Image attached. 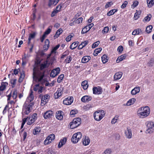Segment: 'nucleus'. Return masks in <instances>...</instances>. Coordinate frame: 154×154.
Masks as SVG:
<instances>
[{
	"instance_id": "1",
	"label": "nucleus",
	"mask_w": 154,
	"mask_h": 154,
	"mask_svg": "<svg viewBox=\"0 0 154 154\" xmlns=\"http://www.w3.org/2000/svg\"><path fill=\"white\" fill-rule=\"evenodd\" d=\"M150 110L148 106H145L140 108L138 111V114L141 118L146 117L149 114Z\"/></svg>"
},
{
	"instance_id": "2",
	"label": "nucleus",
	"mask_w": 154,
	"mask_h": 154,
	"mask_svg": "<svg viewBox=\"0 0 154 154\" xmlns=\"http://www.w3.org/2000/svg\"><path fill=\"white\" fill-rule=\"evenodd\" d=\"M45 76L44 72H41L40 71H38L36 72L35 69L33 70V81L38 82H41Z\"/></svg>"
},
{
	"instance_id": "3",
	"label": "nucleus",
	"mask_w": 154,
	"mask_h": 154,
	"mask_svg": "<svg viewBox=\"0 0 154 154\" xmlns=\"http://www.w3.org/2000/svg\"><path fill=\"white\" fill-rule=\"evenodd\" d=\"M105 113L103 110H98L94 114V119L96 121H100L104 116Z\"/></svg>"
},
{
	"instance_id": "4",
	"label": "nucleus",
	"mask_w": 154,
	"mask_h": 154,
	"mask_svg": "<svg viewBox=\"0 0 154 154\" xmlns=\"http://www.w3.org/2000/svg\"><path fill=\"white\" fill-rule=\"evenodd\" d=\"M81 123V119L77 118L73 119L70 123V127L71 128L74 129L78 127Z\"/></svg>"
},
{
	"instance_id": "5",
	"label": "nucleus",
	"mask_w": 154,
	"mask_h": 154,
	"mask_svg": "<svg viewBox=\"0 0 154 154\" xmlns=\"http://www.w3.org/2000/svg\"><path fill=\"white\" fill-rule=\"evenodd\" d=\"M82 136V133L79 132L74 134L71 138L72 142L74 143H77L81 138Z\"/></svg>"
},
{
	"instance_id": "6",
	"label": "nucleus",
	"mask_w": 154,
	"mask_h": 154,
	"mask_svg": "<svg viewBox=\"0 0 154 154\" xmlns=\"http://www.w3.org/2000/svg\"><path fill=\"white\" fill-rule=\"evenodd\" d=\"M32 109L27 106L26 104H24L22 109V114L23 116L25 115H28Z\"/></svg>"
},
{
	"instance_id": "7",
	"label": "nucleus",
	"mask_w": 154,
	"mask_h": 154,
	"mask_svg": "<svg viewBox=\"0 0 154 154\" xmlns=\"http://www.w3.org/2000/svg\"><path fill=\"white\" fill-rule=\"evenodd\" d=\"M55 138V135L52 134L50 135L44 141V144L47 145L49 144L51 142L52 140H53Z\"/></svg>"
},
{
	"instance_id": "8",
	"label": "nucleus",
	"mask_w": 154,
	"mask_h": 154,
	"mask_svg": "<svg viewBox=\"0 0 154 154\" xmlns=\"http://www.w3.org/2000/svg\"><path fill=\"white\" fill-rule=\"evenodd\" d=\"M60 69L59 67H57L52 70L50 73V76L51 77L54 78L60 72Z\"/></svg>"
},
{
	"instance_id": "9",
	"label": "nucleus",
	"mask_w": 154,
	"mask_h": 154,
	"mask_svg": "<svg viewBox=\"0 0 154 154\" xmlns=\"http://www.w3.org/2000/svg\"><path fill=\"white\" fill-rule=\"evenodd\" d=\"M54 112L52 110H48L46 111L43 114V117L45 119H49L52 117Z\"/></svg>"
},
{
	"instance_id": "10",
	"label": "nucleus",
	"mask_w": 154,
	"mask_h": 154,
	"mask_svg": "<svg viewBox=\"0 0 154 154\" xmlns=\"http://www.w3.org/2000/svg\"><path fill=\"white\" fill-rule=\"evenodd\" d=\"M73 100L72 97H68L63 100V103L65 105H69L73 102Z\"/></svg>"
},
{
	"instance_id": "11",
	"label": "nucleus",
	"mask_w": 154,
	"mask_h": 154,
	"mask_svg": "<svg viewBox=\"0 0 154 154\" xmlns=\"http://www.w3.org/2000/svg\"><path fill=\"white\" fill-rule=\"evenodd\" d=\"M93 94H100L103 92L102 88L99 86L93 88Z\"/></svg>"
},
{
	"instance_id": "12",
	"label": "nucleus",
	"mask_w": 154,
	"mask_h": 154,
	"mask_svg": "<svg viewBox=\"0 0 154 154\" xmlns=\"http://www.w3.org/2000/svg\"><path fill=\"white\" fill-rule=\"evenodd\" d=\"M63 88H58L57 91L54 94L55 99H58L60 96H61L63 93Z\"/></svg>"
},
{
	"instance_id": "13",
	"label": "nucleus",
	"mask_w": 154,
	"mask_h": 154,
	"mask_svg": "<svg viewBox=\"0 0 154 154\" xmlns=\"http://www.w3.org/2000/svg\"><path fill=\"white\" fill-rule=\"evenodd\" d=\"M125 133L126 137L128 139H131L132 137V131L131 129L127 128L125 130Z\"/></svg>"
},
{
	"instance_id": "14",
	"label": "nucleus",
	"mask_w": 154,
	"mask_h": 154,
	"mask_svg": "<svg viewBox=\"0 0 154 154\" xmlns=\"http://www.w3.org/2000/svg\"><path fill=\"white\" fill-rule=\"evenodd\" d=\"M63 112L61 111H57L56 113V117L59 120H61L63 119Z\"/></svg>"
},
{
	"instance_id": "15",
	"label": "nucleus",
	"mask_w": 154,
	"mask_h": 154,
	"mask_svg": "<svg viewBox=\"0 0 154 154\" xmlns=\"http://www.w3.org/2000/svg\"><path fill=\"white\" fill-rule=\"evenodd\" d=\"M92 99L91 97L85 95L81 99V101L83 102H88L91 101Z\"/></svg>"
},
{
	"instance_id": "16",
	"label": "nucleus",
	"mask_w": 154,
	"mask_h": 154,
	"mask_svg": "<svg viewBox=\"0 0 154 154\" xmlns=\"http://www.w3.org/2000/svg\"><path fill=\"white\" fill-rule=\"evenodd\" d=\"M67 141V139L66 137H64L61 139L58 145V147L60 148L65 144Z\"/></svg>"
},
{
	"instance_id": "17",
	"label": "nucleus",
	"mask_w": 154,
	"mask_h": 154,
	"mask_svg": "<svg viewBox=\"0 0 154 154\" xmlns=\"http://www.w3.org/2000/svg\"><path fill=\"white\" fill-rule=\"evenodd\" d=\"M140 87H136L131 91V94L132 95H135L138 93L140 91Z\"/></svg>"
},
{
	"instance_id": "18",
	"label": "nucleus",
	"mask_w": 154,
	"mask_h": 154,
	"mask_svg": "<svg viewBox=\"0 0 154 154\" xmlns=\"http://www.w3.org/2000/svg\"><path fill=\"white\" fill-rule=\"evenodd\" d=\"M8 85V83L7 82H2L0 86V91H4Z\"/></svg>"
},
{
	"instance_id": "19",
	"label": "nucleus",
	"mask_w": 154,
	"mask_h": 154,
	"mask_svg": "<svg viewBox=\"0 0 154 154\" xmlns=\"http://www.w3.org/2000/svg\"><path fill=\"white\" fill-rule=\"evenodd\" d=\"M122 73L121 72H118L116 73L114 76V78L115 80H117L120 79L122 77Z\"/></svg>"
},
{
	"instance_id": "20",
	"label": "nucleus",
	"mask_w": 154,
	"mask_h": 154,
	"mask_svg": "<svg viewBox=\"0 0 154 154\" xmlns=\"http://www.w3.org/2000/svg\"><path fill=\"white\" fill-rule=\"evenodd\" d=\"M136 101L135 99L134 98H131L125 104L123 105L124 106H129L133 104Z\"/></svg>"
},
{
	"instance_id": "21",
	"label": "nucleus",
	"mask_w": 154,
	"mask_h": 154,
	"mask_svg": "<svg viewBox=\"0 0 154 154\" xmlns=\"http://www.w3.org/2000/svg\"><path fill=\"white\" fill-rule=\"evenodd\" d=\"M59 0H49L48 2V6L51 7L52 6H55L59 1Z\"/></svg>"
},
{
	"instance_id": "22",
	"label": "nucleus",
	"mask_w": 154,
	"mask_h": 154,
	"mask_svg": "<svg viewBox=\"0 0 154 154\" xmlns=\"http://www.w3.org/2000/svg\"><path fill=\"white\" fill-rule=\"evenodd\" d=\"M91 58V57L89 56H84L82 59V62L83 63H86L90 60Z\"/></svg>"
},
{
	"instance_id": "23",
	"label": "nucleus",
	"mask_w": 154,
	"mask_h": 154,
	"mask_svg": "<svg viewBox=\"0 0 154 154\" xmlns=\"http://www.w3.org/2000/svg\"><path fill=\"white\" fill-rule=\"evenodd\" d=\"M90 142V140L88 137H85V138L83 139V143L85 146H87L89 144Z\"/></svg>"
},
{
	"instance_id": "24",
	"label": "nucleus",
	"mask_w": 154,
	"mask_h": 154,
	"mask_svg": "<svg viewBox=\"0 0 154 154\" xmlns=\"http://www.w3.org/2000/svg\"><path fill=\"white\" fill-rule=\"evenodd\" d=\"M146 125L147 128H152L154 126V123L151 121L146 122Z\"/></svg>"
},
{
	"instance_id": "25",
	"label": "nucleus",
	"mask_w": 154,
	"mask_h": 154,
	"mask_svg": "<svg viewBox=\"0 0 154 154\" xmlns=\"http://www.w3.org/2000/svg\"><path fill=\"white\" fill-rule=\"evenodd\" d=\"M81 85L84 89L85 90L87 89L88 86V81L86 80L82 82Z\"/></svg>"
},
{
	"instance_id": "26",
	"label": "nucleus",
	"mask_w": 154,
	"mask_h": 154,
	"mask_svg": "<svg viewBox=\"0 0 154 154\" xmlns=\"http://www.w3.org/2000/svg\"><path fill=\"white\" fill-rule=\"evenodd\" d=\"M49 46V41L48 39H46L45 41V44L44 46L45 50H47Z\"/></svg>"
},
{
	"instance_id": "27",
	"label": "nucleus",
	"mask_w": 154,
	"mask_h": 154,
	"mask_svg": "<svg viewBox=\"0 0 154 154\" xmlns=\"http://www.w3.org/2000/svg\"><path fill=\"white\" fill-rule=\"evenodd\" d=\"M148 7L151 8L154 5V0H146Z\"/></svg>"
},
{
	"instance_id": "28",
	"label": "nucleus",
	"mask_w": 154,
	"mask_h": 154,
	"mask_svg": "<svg viewBox=\"0 0 154 154\" xmlns=\"http://www.w3.org/2000/svg\"><path fill=\"white\" fill-rule=\"evenodd\" d=\"M141 32V29H137L134 30L132 32V35H139Z\"/></svg>"
},
{
	"instance_id": "29",
	"label": "nucleus",
	"mask_w": 154,
	"mask_h": 154,
	"mask_svg": "<svg viewBox=\"0 0 154 154\" xmlns=\"http://www.w3.org/2000/svg\"><path fill=\"white\" fill-rule=\"evenodd\" d=\"M41 99V104L42 105V106L45 105L48 101L45 98V97L43 96V95Z\"/></svg>"
},
{
	"instance_id": "30",
	"label": "nucleus",
	"mask_w": 154,
	"mask_h": 154,
	"mask_svg": "<svg viewBox=\"0 0 154 154\" xmlns=\"http://www.w3.org/2000/svg\"><path fill=\"white\" fill-rule=\"evenodd\" d=\"M126 57L125 55H122L119 57L117 60H116V62L117 63H119L120 61L123 60Z\"/></svg>"
},
{
	"instance_id": "31",
	"label": "nucleus",
	"mask_w": 154,
	"mask_h": 154,
	"mask_svg": "<svg viewBox=\"0 0 154 154\" xmlns=\"http://www.w3.org/2000/svg\"><path fill=\"white\" fill-rule=\"evenodd\" d=\"M137 12L135 14L134 18L135 20L137 19L139 17V15L141 14V10H136Z\"/></svg>"
},
{
	"instance_id": "32",
	"label": "nucleus",
	"mask_w": 154,
	"mask_h": 154,
	"mask_svg": "<svg viewBox=\"0 0 154 154\" xmlns=\"http://www.w3.org/2000/svg\"><path fill=\"white\" fill-rule=\"evenodd\" d=\"M62 32L63 31L62 29H59L56 32L55 35L54 36V37L55 38H58L60 35L62 33Z\"/></svg>"
},
{
	"instance_id": "33",
	"label": "nucleus",
	"mask_w": 154,
	"mask_h": 154,
	"mask_svg": "<svg viewBox=\"0 0 154 154\" xmlns=\"http://www.w3.org/2000/svg\"><path fill=\"white\" fill-rule=\"evenodd\" d=\"M79 42H78L73 43L70 46V48L71 49H75L78 46Z\"/></svg>"
},
{
	"instance_id": "34",
	"label": "nucleus",
	"mask_w": 154,
	"mask_h": 154,
	"mask_svg": "<svg viewBox=\"0 0 154 154\" xmlns=\"http://www.w3.org/2000/svg\"><path fill=\"white\" fill-rule=\"evenodd\" d=\"M102 60L103 63H106L108 60V58L106 55H103L102 57Z\"/></svg>"
},
{
	"instance_id": "35",
	"label": "nucleus",
	"mask_w": 154,
	"mask_h": 154,
	"mask_svg": "<svg viewBox=\"0 0 154 154\" xmlns=\"http://www.w3.org/2000/svg\"><path fill=\"white\" fill-rule=\"evenodd\" d=\"M102 50L101 48H99L96 49L93 53V54L94 56H97L98 54L100 53L101 51Z\"/></svg>"
},
{
	"instance_id": "36",
	"label": "nucleus",
	"mask_w": 154,
	"mask_h": 154,
	"mask_svg": "<svg viewBox=\"0 0 154 154\" xmlns=\"http://www.w3.org/2000/svg\"><path fill=\"white\" fill-rule=\"evenodd\" d=\"M41 130V128L40 127H38L35 128L33 132V133L35 135L38 134L39 132H40Z\"/></svg>"
},
{
	"instance_id": "37",
	"label": "nucleus",
	"mask_w": 154,
	"mask_h": 154,
	"mask_svg": "<svg viewBox=\"0 0 154 154\" xmlns=\"http://www.w3.org/2000/svg\"><path fill=\"white\" fill-rule=\"evenodd\" d=\"M17 89H14L13 91L12 97L13 99H15L16 98L17 94Z\"/></svg>"
},
{
	"instance_id": "38",
	"label": "nucleus",
	"mask_w": 154,
	"mask_h": 154,
	"mask_svg": "<svg viewBox=\"0 0 154 154\" xmlns=\"http://www.w3.org/2000/svg\"><path fill=\"white\" fill-rule=\"evenodd\" d=\"M48 66L47 62H45L44 63L40 65V70H42L45 68H47Z\"/></svg>"
},
{
	"instance_id": "39",
	"label": "nucleus",
	"mask_w": 154,
	"mask_h": 154,
	"mask_svg": "<svg viewBox=\"0 0 154 154\" xmlns=\"http://www.w3.org/2000/svg\"><path fill=\"white\" fill-rule=\"evenodd\" d=\"M22 65L23 66L25 65L27 63L28 61V59L24 55L22 57Z\"/></svg>"
},
{
	"instance_id": "40",
	"label": "nucleus",
	"mask_w": 154,
	"mask_h": 154,
	"mask_svg": "<svg viewBox=\"0 0 154 154\" xmlns=\"http://www.w3.org/2000/svg\"><path fill=\"white\" fill-rule=\"evenodd\" d=\"M90 30L88 28V26H85L82 29L81 33L82 34H84L87 33Z\"/></svg>"
},
{
	"instance_id": "41",
	"label": "nucleus",
	"mask_w": 154,
	"mask_h": 154,
	"mask_svg": "<svg viewBox=\"0 0 154 154\" xmlns=\"http://www.w3.org/2000/svg\"><path fill=\"white\" fill-rule=\"evenodd\" d=\"M154 63V59L151 58L147 63L148 66L152 67L153 66Z\"/></svg>"
},
{
	"instance_id": "42",
	"label": "nucleus",
	"mask_w": 154,
	"mask_h": 154,
	"mask_svg": "<svg viewBox=\"0 0 154 154\" xmlns=\"http://www.w3.org/2000/svg\"><path fill=\"white\" fill-rule=\"evenodd\" d=\"M153 26L152 25H149L147 26L146 29V31L147 33H150L152 30Z\"/></svg>"
},
{
	"instance_id": "43",
	"label": "nucleus",
	"mask_w": 154,
	"mask_h": 154,
	"mask_svg": "<svg viewBox=\"0 0 154 154\" xmlns=\"http://www.w3.org/2000/svg\"><path fill=\"white\" fill-rule=\"evenodd\" d=\"M151 17L152 15L151 14H149V15H148L146 17L144 18L143 20V21L144 22L149 21L150 20Z\"/></svg>"
},
{
	"instance_id": "44",
	"label": "nucleus",
	"mask_w": 154,
	"mask_h": 154,
	"mask_svg": "<svg viewBox=\"0 0 154 154\" xmlns=\"http://www.w3.org/2000/svg\"><path fill=\"white\" fill-rule=\"evenodd\" d=\"M64 77V75L63 74H62L60 75L57 79V82L58 83L61 82L62 80L63 79Z\"/></svg>"
},
{
	"instance_id": "45",
	"label": "nucleus",
	"mask_w": 154,
	"mask_h": 154,
	"mask_svg": "<svg viewBox=\"0 0 154 154\" xmlns=\"http://www.w3.org/2000/svg\"><path fill=\"white\" fill-rule=\"evenodd\" d=\"M78 112V111L76 109L72 110L70 113V115L72 117L74 116L75 114Z\"/></svg>"
},
{
	"instance_id": "46",
	"label": "nucleus",
	"mask_w": 154,
	"mask_h": 154,
	"mask_svg": "<svg viewBox=\"0 0 154 154\" xmlns=\"http://www.w3.org/2000/svg\"><path fill=\"white\" fill-rule=\"evenodd\" d=\"M139 4V2L137 0H135L134 1L133 4L131 5V7L132 8H134L137 6Z\"/></svg>"
},
{
	"instance_id": "47",
	"label": "nucleus",
	"mask_w": 154,
	"mask_h": 154,
	"mask_svg": "<svg viewBox=\"0 0 154 154\" xmlns=\"http://www.w3.org/2000/svg\"><path fill=\"white\" fill-rule=\"evenodd\" d=\"M17 80L16 79H14L11 80V83L12 88H14L16 84V82Z\"/></svg>"
},
{
	"instance_id": "48",
	"label": "nucleus",
	"mask_w": 154,
	"mask_h": 154,
	"mask_svg": "<svg viewBox=\"0 0 154 154\" xmlns=\"http://www.w3.org/2000/svg\"><path fill=\"white\" fill-rule=\"evenodd\" d=\"M60 46V45H58L54 48L51 51V53H55L56 52V51L59 48Z\"/></svg>"
},
{
	"instance_id": "49",
	"label": "nucleus",
	"mask_w": 154,
	"mask_h": 154,
	"mask_svg": "<svg viewBox=\"0 0 154 154\" xmlns=\"http://www.w3.org/2000/svg\"><path fill=\"white\" fill-rule=\"evenodd\" d=\"M35 121V120L33 119V118H32L31 117H30L29 118V120L27 122V124L28 125H31L34 123Z\"/></svg>"
},
{
	"instance_id": "50",
	"label": "nucleus",
	"mask_w": 154,
	"mask_h": 154,
	"mask_svg": "<svg viewBox=\"0 0 154 154\" xmlns=\"http://www.w3.org/2000/svg\"><path fill=\"white\" fill-rule=\"evenodd\" d=\"M33 91L32 89L30 90V93L29 95V98H30V101L32 100H33L34 96L33 94Z\"/></svg>"
},
{
	"instance_id": "51",
	"label": "nucleus",
	"mask_w": 154,
	"mask_h": 154,
	"mask_svg": "<svg viewBox=\"0 0 154 154\" xmlns=\"http://www.w3.org/2000/svg\"><path fill=\"white\" fill-rule=\"evenodd\" d=\"M83 18L82 17H80L75 20V23L77 24H79L82 23Z\"/></svg>"
},
{
	"instance_id": "52",
	"label": "nucleus",
	"mask_w": 154,
	"mask_h": 154,
	"mask_svg": "<svg viewBox=\"0 0 154 154\" xmlns=\"http://www.w3.org/2000/svg\"><path fill=\"white\" fill-rule=\"evenodd\" d=\"M35 35L36 33L35 32L30 33L29 36L28 38L31 39L34 38L35 37Z\"/></svg>"
},
{
	"instance_id": "53",
	"label": "nucleus",
	"mask_w": 154,
	"mask_h": 154,
	"mask_svg": "<svg viewBox=\"0 0 154 154\" xmlns=\"http://www.w3.org/2000/svg\"><path fill=\"white\" fill-rule=\"evenodd\" d=\"M100 43V42L99 41H97L92 45V48H95Z\"/></svg>"
},
{
	"instance_id": "54",
	"label": "nucleus",
	"mask_w": 154,
	"mask_h": 154,
	"mask_svg": "<svg viewBox=\"0 0 154 154\" xmlns=\"http://www.w3.org/2000/svg\"><path fill=\"white\" fill-rule=\"evenodd\" d=\"M72 60V57L71 56H68L66 59L65 60V61L66 63H69Z\"/></svg>"
},
{
	"instance_id": "55",
	"label": "nucleus",
	"mask_w": 154,
	"mask_h": 154,
	"mask_svg": "<svg viewBox=\"0 0 154 154\" xmlns=\"http://www.w3.org/2000/svg\"><path fill=\"white\" fill-rule=\"evenodd\" d=\"M109 30V28L107 26L105 27L103 29L102 31V32L103 33H107L108 32V31Z\"/></svg>"
},
{
	"instance_id": "56",
	"label": "nucleus",
	"mask_w": 154,
	"mask_h": 154,
	"mask_svg": "<svg viewBox=\"0 0 154 154\" xmlns=\"http://www.w3.org/2000/svg\"><path fill=\"white\" fill-rule=\"evenodd\" d=\"M20 80L22 79V80L25 77L24 72L23 71H22V72H20Z\"/></svg>"
},
{
	"instance_id": "57",
	"label": "nucleus",
	"mask_w": 154,
	"mask_h": 154,
	"mask_svg": "<svg viewBox=\"0 0 154 154\" xmlns=\"http://www.w3.org/2000/svg\"><path fill=\"white\" fill-rule=\"evenodd\" d=\"M114 10H110V11L108 12V13H107V15L108 16H110V15H111L114 14L118 10H115V11L114 12Z\"/></svg>"
},
{
	"instance_id": "58",
	"label": "nucleus",
	"mask_w": 154,
	"mask_h": 154,
	"mask_svg": "<svg viewBox=\"0 0 154 154\" xmlns=\"http://www.w3.org/2000/svg\"><path fill=\"white\" fill-rule=\"evenodd\" d=\"M112 4V2H107L105 6V8L107 9L108 8L111 7Z\"/></svg>"
},
{
	"instance_id": "59",
	"label": "nucleus",
	"mask_w": 154,
	"mask_h": 154,
	"mask_svg": "<svg viewBox=\"0 0 154 154\" xmlns=\"http://www.w3.org/2000/svg\"><path fill=\"white\" fill-rule=\"evenodd\" d=\"M60 11V10H54V11L52 12L51 14V16L52 17L54 16L56 14H57L58 12Z\"/></svg>"
},
{
	"instance_id": "60",
	"label": "nucleus",
	"mask_w": 154,
	"mask_h": 154,
	"mask_svg": "<svg viewBox=\"0 0 154 154\" xmlns=\"http://www.w3.org/2000/svg\"><path fill=\"white\" fill-rule=\"evenodd\" d=\"M128 2L126 1H125L124 3L122 4V5L121 6V8H122L124 9V8L128 4Z\"/></svg>"
},
{
	"instance_id": "61",
	"label": "nucleus",
	"mask_w": 154,
	"mask_h": 154,
	"mask_svg": "<svg viewBox=\"0 0 154 154\" xmlns=\"http://www.w3.org/2000/svg\"><path fill=\"white\" fill-rule=\"evenodd\" d=\"M123 50V48L122 46H119L117 48L118 51L119 52L121 53Z\"/></svg>"
},
{
	"instance_id": "62",
	"label": "nucleus",
	"mask_w": 154,
	"mask_h": 154,
	"mask_svg": "<svg viewBox=\"0 0 154 154\" xmlns=\"http://www.w3.org/2000/svg\"><path fill=\"white\" fill-rule=\"evenodd\" d=\"M51 31V29L50 28H48L45 32L44 34L46 35L49 34Z\"/></svg>"
},
{
	"instance_id": "63",
	"label": "nucleus",
	"mask_w": 154,
	"mask_h": 154,
	"mask_svg": "<svg viewBox=\"0 0 154 154\" xmlns=\"http://www.w3.org/2000/svg\"><path fill=\"white\" fill-rule=\"evenodd\" d=\"M91 106V105L88 104L85 106H84L83 108L84 109H85L86 110H88L89 109Z\"/></svg>"
},
{
	"instance_id": "64",
	"label": "nucleus",
	"mask_w": 154,
	"mask_h": 154,
	"mask_svg": "<svg viewBox=\"0 0 154 154\" xmlns=\"http://www.w3.org/2000/svg\"><path fill=\"white\" fill-rule=\"evenodd\" d=\"M111 153V150L110 149H108L105 150L103 154H110Z\"/></svg>"
}]
</instances>
